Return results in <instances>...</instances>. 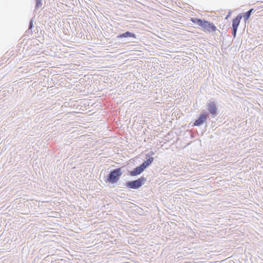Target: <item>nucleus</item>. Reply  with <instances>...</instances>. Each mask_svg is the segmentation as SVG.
<instances>
[{
	"label": "nucleus",
	"mask_w": 263,
	"mask_h": 263,
	"mask_svg": "<svg viewBox=\"0 0 263 263\" xmlns=\"http://www.w3.org/2000/svg\"><path fill=\"white\" fill-rule=\"evenodd\" d=\"M116 37L117 40L122 39L123 42L127 41L130 39H132L130 42L132 43L135 42L134 41H133V39H137L136 35L134 33L129 31L119 33L116 36Z\"/></svg>",
	"instance_id": "obj_6"
},
{
	"label": "nucleus",
	"mask_w": 263,
	"mask_h": 263,
	"mask_svg": "<svg viewBox=\"0 0 263 263\" xmlns=\"http://www.w3.org/2000/svg\"><path fill=\"white\" fill-rule=\"evenodd\" d=\"M146 181V178L144 176H142L136 180L126 181L125 185L128 189L137 190L140 189Z\"/></svg>",
	"instance_id": "obj_4"
},
{
	"label": "nucleus",
	"mask_w": 263,
	"mask_h": 263,
	"mask_svg": "<svg viewBox=\"0 0 263 263\" xmlns=\"http://www.w3.org/2000/svg\"><path fill=\"white\" fill-rule=\"evenodd\" d=\"M206 111L209 114V117L211 116V118H215L219 113V110L217 106V102L214 99H211L206 103Z\"/></svg>",
	"instance_id": "obj_3"
},
{
	"label": "nucleus",
	"mask_w": 263,
	"mask_h": 263,
	"mask_svg": "<svg viewBox=\"0 0 263 263\" xmlns=\"http://www.w3.org/2000/svg\"><path fill=\"white\" fill-rule=\"evenodd\" d=\"M231 13H232L231 11H229L225 18L227 19L230 16Z\"/></svg>",
	"instance_id": "obj_15"
},
{
	"label": "nucleus",
	"mask_w": 263,
	"mask_h": 263,
	"mask_svg": "<svg viewBox=\"0 0 263 263\" xmlns=\"http://www.w3.org/2000/svg\"><path fill=\"white\" fill-rule=\"evenodd\" d=\"M232 41H229L228 42V43L226 44V45H227V46H230V45H231V44H232Z\"/></svg>",
	"instance_id": "obj_14"
},
{
	"label": "nucleus",
	"mask_w": 263,
	"mask_h": 263,
	"mask_svg": "<svg viewBox=\"0 0 263 263\" xmlns=\"http://www.w3.org/2000/svg\"><path fill=\"white\" fill-rule=\"evenodd\" d=\"M190 21L199 25L204 31L214 32L217 30L216 26L212 22L198 17H191Z\"/></svg>",
	"instance_id": "obj_2"
},
{
	"label": "nucleus",
	"mask_w": 263,
	"mask_h": 263,
	"mask_svg": "<svg viewBox=\"0 0 263 263\" xmlns=\"http://www.w3.org/2000/svg\"><path fill=\"white\" fill-rule=\"evenodd\" d=\"M154 154L155 153L151 151L145 155L146 160H144L141 164L145 170L152 165L154 160V158L152 157V155Z\"/></svg>",
	"instance_id": "obj_7"
},
{
	"label": "nucleus",
	"mask_w": 263,
	"mask_h": 263,
	"mask_svg": "<svg viewBox=\"0 0 263 263\" xmlns=\"http://www.w3.org/2000/svg\"><path fill=\"white\" fill-rule=\"evenodd\" d=\"M35 9H37V8H39L41 7L42 5V0H35Z\"/></svg>",
	"instance_id": "obj_12"
},
{
	"label": "nucleus",
	"mask_w": 263,
	"mask_h": 263,
	"mask_svg": "<svg viewBox=\"0 0 263 263\" xmlns=\"http://www.w3.org/2000/svg\"><path fill=\"white\" fill-rule=\"evenodd\" d=\"M145 170L144 168L141 165V164L133 168L132 170H128L127 175L132 177H135L140 175Z\"/></svg>",
	"instance_id": "obj_8"
},
{
	"label": "nucleus",
	"mask_w": 263,
	"mask_h": 263,
	"mask_svg": "<svg viewBox=\"0 0 263 263\" xmlns=\"http://www.w3.org/2000/svg\"><path fill=\"white\" fill-rule=\"evenodd\" d=\"M254 12V9H250L249 10L247 11L244 13L243 18L245 22L248 21L252 13Z\"/></svg>",
	"instance_id": "obj_10"
},
{
	"label": "nucleus",
	"mask_w": 263,
	"mask_h": 263,
	"mask_svg": "<svg viewBox=\"0 0 263 263\" xmlns=\"http://www.w3.org/2000/svg\"><path fill=\"white\" fill-rule=\"evenodd\" d=\"M242 17V14H239L235 18L233 19L232 29L237 30Z\"/></svg>",
	"instance_id": "obj_9"
},
{
	"label": "nucleus",
	"mask_w": 263,
	"mask_h": 263,
	"mask_svg": "<svg viewBox=\"0 0 263 263\" xmlns=\"http://www.w3.org/2000/svg\"><path fill=\"white\" fill-rule=\"evenodd\" d=\"M209 118V114L204 110H203L200 112L197 118L193 122V126H200L205 123L206 124V121Z\"/></svg>",
	"instance_id": "obj_5"
},
{
	"label": "nucleus",
	"mask_w": 263,
	"mask_h": 263,
	"mask_svg": "<svg viewBox=\"0 0 263 263\" xmlns=\"http://www.w3.org/2000/svg\"><path fill=\"white\" fill-rule=\"evenodd\" d=\"M123 167L124 166H122L111 170L108 174L104 177L105 182L108 184H112V186L116 185L124 173V171L122 170Z\"/></svg>",
	"instance_id": "obj_1"
},
{
	"label": "nucleus",
	"mask_w": 263,
	"mask_h": 263,
	"mask_svg": "<svg viewBox=\"0 0 263 263\" xmlns=\"http://www.w3.org/2000/svg\"><path fill=\"white\" fill-rule=\"evenodd\" d=\"M33 27H34L33 20V18H31L29 21V27H28V30L26 31V32L27 33H32V29Z\"/></svg>",
	"instance_id": "obj_11"
},
{
	"label": "nucleus",
	"mask_w": 263,
	"mask_h": 263,
	"mask_svg": "<svg viewBox=\"0 0 263 263\" xmlns=\"http://www.w3.org/2000/svg\"><path fill=\"white\" fill-rule=\"evenodd\" d=\"M227 38H228V39H230H230H231V36H230V35H227Z\"/></svg>",
	"instance_id": "obj_16"
},
{
	"label": "nucleus",
	"mask_w": 263,
	"mask_h": 263,
	"mask_svg": "<svg viewBox=\"0 0 263 263\" xmlns=\"http://www.w3.org/2000/svg\"><path fill=\"white\" fill-rule=\"evenodd\" d=\"M237 30L232 29V35L233 36V38H235L237 34Z\"/></svg>",
	"instance_id": "obj_13"
}]
</instances>
